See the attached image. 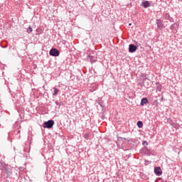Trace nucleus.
<instances>
[{
	"instance_id": "obj_12",
	"label": "nucleus",
	"mask_w": 182,
	"mask_h": 182,
	"mask_svg": "<svg viewBox=\"0 0 182 182\" xmlns=\"http://www.w3.org/2000/svg\"><path fill=\"white\" fill-rule=\"evenodd\" d=\"M148 103V100L146 98H143L141 102V105L144 106Z\"/></svg>"
},
{
	"instance_id": "obj_15",
	"label": "nucleus",
	"mask_w": 182,
	"mask_h": 182,
	"mask_svg": "<svg viewBox=\"0 0 182 182\" xmlns=\"http://www.w3.org/2000/svg\"><path fill=\"white\" fill-rule=\"evenodd\" d=\"M143 77H144V83H145V82H146V80H149H149L147 78L146 75H144Z\"/></svg>"
},
{
	"instance_id": "obj_23",
	"label": "nucleus",
	"mask_w": 182,
	"mask_h": 182,
	"mask_svg": "<svg viewBox=\"0 0 182 182\" xmlns=\"http://www.w3.org/2000/svg\"><path fill=\"white\" fill-rule=\"evenodd\" d=\"M181 2H182V0H179Z\"/></svg>"
},
{
	"instance_id": "obj_17",
	"label": "nucleus",
	"mask_w": 182,
	"mask_h": 182,
	"mask_svg": "<svg viewBox=\"0 0 182 182\" xmlns=\"http://www.w3.org/2000/svg\"><path fill=\"white\" fill-rule=\"evenodd\" d=\"M143 145L144 146H147L148 145V142L146 141H143Z\"/></svg>"
},
{
	"instance_id": "obj_8",
	"label": "nucleus",
	"mask_w": 182,
	"mask_h": 182,
	"mask_svg": "<svg viewBox=\"0 0 182 182\" xmlns=\"http://www.w3.org/2000/svg\"><path fill=\"white\" fill-rule=\"evenodd\" d=\"M165 18L168 21H169L170 22H174V19L170 16V15L168 14H166L165 16Z\"/></svg>"
},
{
	"instance_id": "obj_13",
	"label": "nucleus",
	"mask_w": 182,
	"mask_h": 182,
	"mask_svg": "<svg viewBox=\"0 0 182 182\" xmlns=\"http://www.w3.org/2000/svg\"><path fill=\"white\" fill-rule=\"evenodd\" d=\"M137 125L139 128H142L143 127V123L142 122L139 121L137 122Z\"/></svg>"
},
{
	"instance_id": "obj_1",
	"label": "nucleus",
	"mask_w": 182,
	"mask_h": 182,
	"mask_svg": "<svg viewBox=\"0 0 182 182\" xmlns=\"http://www.w3.org/2000/svg\"><path fill=\"white\" fill-rule=\"evenodd\" d=\"M55 122L53 120H49L48 122H46L43 124V127L44 128H48V129H50L53 127V126L54 125Z\"/></svg>"
},
{
	"instance_id": "obj_11",
	"label": "nucleus",
	"mask_w": 182,
	"mask_h": 182,
	"mask_svg": "<svg viewBox=\"0 0 182 182\" xmlns=\"http://www.w3.org/2000/svg\"><path fill=\"white\" fill-rule=\"evenodd\" d=\"M59 92V90L56 87L53 88V96H56Z\"/></svg>"
},
{
	"instance_id": "obj_14",
	"label": "nucleus",
	"mask_w": 182,
	"mask_h": 182,
	"mask_svg": "<svg viewBox=\"0 0 182 182\" xmlns=\"http://www.w3.org/2000/svg\"><path fill=\"white\" fill-rule=\"evenodd\" d=\"M33 31V28L30 26L28 29H27V32L28 33H31Z\"/></svg>"
},
{
	"instance_id": "obj_4",
	"label": "nucleus",
	"mask_w": 182,
	"mask_h": 182,
	"mask_svg": "<svg viewBox=\"0 0 182 182\" xmlns=\"http://www.w3.org/2000/svg\"><path fill=\"white\" fill-rule=\"evenodd\" d=\"M137 50V47L134 44L129 45V50L130 53H134Z\"/></svg>"
},
{
	"instance_id": "obj_21",
	"label": "nucleus",
	"mask_w": 182,
	"mask_h": 182,
	"mask_svg": "<svg viewBox=\"0 0 182 182\" xmlns=\"http://www.w3.org/2000/svg\"><path fill=\"white\" fill-rule=\"evenodd\" d=\"M129 141H132V139H129Z\"/></svg>"
},
{
	"instance_id": "obj_5",
	"label": "nucleus",
	"mask_w": 182,
	"mask_h": 182,
	"mask_svg": "<svg viewBox=\"0 0 182 182\" xmlns=\"http://www.w3.org/2000/svg\"><path fill=\"white\" fill-rule=\"evenodd\" d=\"M154 172L157 176H161L162 174V171L161 167H155Z\"/></svg>"
},
{
	"instance_id": "obj_18",
	"label": "nucleus",
	"mask_w": 182,
	"mask_h": 182,
	"mask_svg": "<svg viewBox=\"0 0 182 182\" xmlns=\"http://www.w3.org/2000/svg\"><path fill=\"white\" fill-rule=\"evenodd\" d=\"M157 90H159V91H161V85L158 86Z\"/></svg>"
},
{
	"instance_id": "obj_22",
	"label": "nucleus",
	"mask_w": 182,
	"mask_h": 182,
	"mask_svg": "<svg viewBox=\"0 0 182 182\" xmlns=\"http://www.w3.org/2000/svg\"><path fill=\"white\" fill-rule=\"evenodd\" d=\"M164 182H168L167 181H164Z\"/></svg>"
},
{
	"instance_id": "obj_10",
	"label": "nucleus",
	"mask_w": 182,
	"mask_h": 182,
	"mask_svg": "<svg viewBox=\"0 0 182 182\" xmlns=\"http://www.w3.org/2000/svg\"><path fill=\"white\" fill-rule=\"evenodd\" d=\"M178 26H179L178 23H175L171 25V28H171V30L173 31V30H175L176 28H177L178 27Z\"/></svg>"
},
{
	"instance_id": "obj_3",
	"label": "nucleus",
	"mask_w": 182,
	"mask_h": 182,
	"mask_svg": "<svg viewBox=\"0 0 182 182\" xmlns=\"http://www.w3.org/2000/svg\"><path fill=\"white\" fill-rule=\"evenodd\" d=\"M156 23L157 24L158 28H159L160 30H161L164 28V24L161 20L156 19Z\"/></svg>"
},
{
	"instance_id": "obj_6",
	"label": "nucleus",
	"mask_w": 182,
	"mask_h": 182,
	"mask_svg": "<svg viewBox=\"0 0 182 182\" xmlns=\"http://www.w3.org/2000/svg\"><path fill=\"white\" fill-rule=\"evenodd\" d=\"M141 6H144L145 9H147L151 6V4L148 1H145L142 2Z\"/></svg>"
},
{
	"instance_id": "obj_9",
	"label": "nucleus",
	"mask_w": 182,
	"mask_h": 182,
	"mask_svg": "<svg viewBox=\"0 0 182 182\" xmlns=\"http://www.w3.org/2000/svg\"><path fill=\"white\" fill-rule=\"evenodd\" d=\"M5 172H6V176L8 178L9 176L11 175V171L10 168H5Z\"/></svg>"
},
{
	"instance_id": "obj_19",
	"label": "nucleus",
	"mask_w": 182,
	"mask_h": 182,
	"mask_svg": "<svg viewBox=\"0 0 182 182\" xmlns=\"http://www.w3.org/2000/svg\"><path fill=\"white\" fill-rule=\"evenodd\" d=\"M63 45H65V43H66V41H63L62 42H60Z\"/></svg>"
},
{
	"instance_id": "obj_2",
	"label": "nucleus",
	"mask_w": 182,
	"mask_h": 182,
	"mask_svg": "<svg viewBox=\"0 0 182 182\" xmlns=\"http://www.w3.org/2000/svg\"><path fill=\"white\" fill-rule=\"evenodd\" d=\"M50 55L54 57H58L59 56L60 53L57 49L53 48L50 50Z\"/></svg>"
},
{
	"instance_id": "obj_16",
	"label": "nucleus",
	"mask_w": 182,
	"mask_h": 182,
	"mask_svg": "<svg viewBox=\"0 0 182 182\" xmlns=\"http://www.w3.org/2000/svg\"><path fill=\"white\" fill-rule=\"evenodd\" d=\"M84 137L86 139H89V134H85L84 135Z\"/></svg>"
},
{
	"instance_id": "obj_7",
	"label": "nucleus",
	"mask_w": 182,
	"mask_h": 182,
	"mask_svg": "<svg viewBox=\"0 0 182 182\" xmlns=\"http://www.w3.org/2000/svg\"><path fill=\"white\" fill-rule=\"evenodd\" d=\"M88 60H90V62L92 63H95L97 61V58L92 55H90L89 57H88Z\"/></svg>"
},
{
	"instance_id": "obj_20",
	"label": "nucleus",
	"mask_w": 182,
	"mask_h": 182,
	"mask_svg": "<svg viewBox=\"0 0 182 182\" xmlns=\"http://www.w3.org/2000/svg\"><path fill=\"white\" fill-rule=\"evenodd\" d=\"M99 105H100L101 107H102V105L101 102H99Z\"/></svg>"
}]
</instances>
